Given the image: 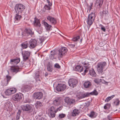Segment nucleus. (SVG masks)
I'll list each match as a JSON object with an SVG mask.
<instances>
[{
	"mask_svg": "<svg viewBox=\"0 0 120 120\" xmlns=\"http://www.w3.org/2000/svg\"><path fill=\"white\" fill-rule=\"evenodd\" d=\"M62 106H60L56 110L53 106H52L48 109V114L49 117L53 118L55 116V113L57 111H60L62 108Z\"/></svg>",
	"mask_w": 120,
	"mask_h": 120,
	"instance_id": "f257e3e1",
	"label": "nucleus"
},
{
	"mask_svg": "<svg viewBox=\"0 0 120 120\" xmlns=\"http://www.w3.org/2000/svg\"><path fill=\"white\" fill-rule=\"evenodd\" d=\"M107 64L105 62L98 63L97 65L96 68L98 72L100 74H102L103 70L105 68Z\"/></svg>",
	"mask_w": 120,
	"mask_h": 120,
	"instance_id": "f03ea898",
	"label": "nucleus"
},
{
	"mask_svg": "<svg viewBox=\"0 0 120 120\" xmlns=\"http://www.w3.org/2000/svg\"><path fill=\"white\" fill-rule=\"evenodd\" d=\"M95 13L92 12L88 15L86 19V22L87 24L90 26L93 23L95 18Z\"/></svg>",
	"mask_w": 120,
	"mask_h": 120,
	"instance_id": "7ed1b4c3",
	"label": "nucleus"
},
{
	"mask_svg": "<svg viewBox=\"0 0 120 120\" xmlns=\"http://www.w3.org/2000/svg\"><path fill=\"white\" fill-rule=\"evenodd\" d=\"M25 6L21 4H16L15 7V11L17 14L22 13L25 9Z\"/></svg>",
	"mask_w": 120,
	"mask_h": 120,
	"instance_id": "20e7f679",
	"label": "nucleus"
},
{
	"mask_svg": "<svg viewBox=\"0 0 120 120\" xmlns=\"http://www.w3.org/2000/svg\"><path fill=\"white\" fill-rule=\"evenodd\" d=\"M48 51V50H46L43 52H57L58 51L59 52H67L68 50L65 47H62L59 49L58 48H56L50 51Z\"/></svg>",
	"mask_w": 120,
	"mask_h": 120,
	"instance_id": "39448f33",
	"label": "nucleus"
},
{
	"mask_svg": "<svg viewBox=\"0 0 120 120\" xmlns=\"http://www.w3.org/2000/svg\"><path fill=\"white\" fill-rule=\"evenodd\" d=\"M34 25L38 27L37 31L39 34L41 33L42 31L43 28L41 26V24L39 20L36 18H34Z\"/></svg>",
	"mask_w": 120,
	"mask_h": 120,
	"instance_id": "423d86ee",
	"label": "nucleus"
},
{
	"mask_svg": "<svg viewBox=\"0 0 120 120\" xmlns=\"http://www.w3.org/2000/svg\"><path fill=\"white\" fill-rule=\"evenodd\" d=\"M17 89L15 88H12L8 89L5 92V94L7 95H10L15 93Z\"/></svg>",
	"mask_w": 120,
	"mask_h": 120,
	"instance_id": "0eeeda50",
	"label": "nucleus"
},
{
	"mask_svg": "<svg viewBox=\"0 0 120 120\" xmlns=\"http://www.w3.org/2000/svg\"><path fill=\"white\" fill-rule=\"evenodd\" d=\"M78 83L77 80L73 79H70L68 82L69 85L71 87L73 88Z\"/></svg>",
	"mask_w": 120,
	"mask_h": 120,
	"instance_id": "6e6552de",
	"label": "nucleus"
},
{
	"mask_svg": "<svg viewBox=\"0 0 120 120\" xmlns=\"http://www.w3.org/2000/svg\"><path fill=\"white\" fill-rule=\"evenodd\" d=\"M22 97H23V94L21 93H18L13 95L12 98L14 101H19L22 99Z\"/></svg>",
	"mask_w": 120,
	"mask_h": 120,
	"instance_id": "1a4fd4ad",
	"label": "nucleus"
},
{
	"mask_svg": "<svg viewBox=\"0 0 120 120\" xmlns=\"http://www.w3.org/2000/svg\"><path fill=\"white\" fill-rule=\"evenodd\" d=\"M29 47L30 48L32 49L35 47L38 44L37 41L36 40L34 39H31L29 42Z\"/></svg>",
	"mask_w": 120,
	"mask_h": 120,
	"instance_id": "9d476101",
	"label": "nucleus"
},
{
	"mask_svg": "<svg viewBox=\"0 0 120 120\" xmlns=\"http://www.w3.org/2000/svg\"><path fill=\"white\" fill-rule=\"evenodd\" d=\"M47 21L51 24L55 25L56 23V19L55 18L52 17L51 16L48 15L46 17Z\"/></svg>",
	"mask_w": 120,
	"mask_h": 120,
	"instance_id": "9b49d317",
	"label": "nucleus"
},
{
	"mask_svg": "<svg viewBox=\"0 0 120 120\" xmlns=\"http://www.w3.org/2000/svg\"><path fill=\"white\" fill-rule=\"evenodd\" d=\"M66 88L65 85L63 84H58L56 86V89L58 91H62L64 90Z\"/></svg>",
	"mask_w": 120,
	"mask_h": 120,
	"instance_id": "f8f14e48",
	"label": "nucleus"
},
{
	"mask_svg": "<svg viewBox=\"0 0 120 120\" xmlns=\"http://www.w3.org/2000/svg\"><path fill=\"white\" fill-rule=\"evenodd\" d=\"M89 62H85L82 63V64L84 66L83 68L85 74L88 71L89 69H90V66H89Z\"/></svg>",
	"mask_w": 120,
	"mask_h": 120,
	"instance_id": "ddd939ff",
	"label": "nucleus"
},
{
	"mask_svg": "<svg viewBox=\"0 0 120 120\" xmlns=\"http://www.w3.org/2000/svg\"><path fill=\"white\" fill-rule=\"evenodd\" d=\"M34 33L31 29H26L22 34L23 36H28L29 35L31 36Z\"/></svg>",
	"mask_w": 120,
	"mask_h": 120,
	"instance_id": "4468645a",
	"label": "nucleus"
},
{
	"mask_svg": "<svg viewBox=\"0 0 120 120\" xmlns=\"http://www.w3.org/2000/svg\"><path fill=\"white\" fill-rule=\"evenodd\" d=\"M12 104L10 101H8L5 102L4 104V107L8 110L11 111L12 110Z\"/></svg>",
	"mask_w": 120,
	"mask_h": 120,
	"instance_id": "2eb2a0df",
	"label": "nucleus"
},
{
	"mask_svg": "<svg viewBox=\"0 0 120 120\" xmlns=\"http://www.w3.org/2000/svg\"><path fill=\"white\" fill-rule=\"evenodd\" d=\"M43 96L42 93L41 92L34 93L33 95L34 98L38 100L42 99L43 97Z\"/></svg>",
	"mask_w": 120,
	"mask_h": 120,
	"instance_id": "dca6fc26",
	"label": "nucleus"
},
{
	"mask_svg": "<svg viewBox=\"0 0 120 120\" xmlns=\"http://www.w3.org/2000/svg\"><path fill=\"white\" fill-rule=\"evenodd\" d=\"M22 109L23 111L31 112L33 110L32 107L30 105L28 104L24 105L22 106Z\"/></svg>",
	"mask_w": 120,
	"mask_h": 120,
	"instance_id": "f3484780",
	"label": "nucleus"
},
{
	"mask_svg": "<svg viewBox=\"0 0 120 120\" xmlns=\"http://www.w3.org/2000/svg\"><path fill=\"white\" fill-rule=\"evenodd\" d=\"M64 101L68 105L73 104L75 100L73 99H70L68 97L64 99Z\"/></svg>",
	"mask_w": 120,
	"mask_h": 120,
	"instance_id": "a211bd4d",
	"label": "nucleus"
},
{
	"mask_svg": "<svg viewBox=\"0 0 120 120\" xmlns=\"http://www.w3.org/2000/svg\"><path fill=\"white\" fill-rule=\"evenodd\" d=\"M42 22L47 30H49L51 29L52 27L51 25L48 24L44 20Z\"/></svg>",
	"mask_w": 120,
	"mask_h": 120,
	"instance_id": "6ab92c4d",
	"label": "nucleus"
},
{
	"mask_svg": "<svg viewBox=\"0 0 120 120\" xmlns=\"http://www.w3.org/2000/svg\"><path fill=\"white\" fill-rule=\"evenodd\" d=\"M23 57V60L24 61H25L28 60L30 55V53H22Z\"/></svg>",
	"mask_w": 120,
	"mask_h": 120,
	"instance_id": "aec40b11",
	"label": "nucleus"
},
{
	"mask_svg": "<svg viewBox=\"0 0 120 120\" xmlns=\"http://www.w3.org/2000/svg\"><path fill=\"white\" fill-rule=\"evenodd\" d=\"M74 70L75 71L81 72L84 69L82 66L79 65H78L75 67Z\"/></svg>",
	"mask_w": 120,
	"mask_h": 120,
	"instance_id": "412c9836",
	"label": "nucleus"
},
{
	"mask_svg": "<svg viewBox=\"0 0 120 120\" xmlns=\"http://www.w3.org/2000/svg\"><path fill=\"white\" fill-rule=\"evenodd\" d=\"M20 60L19 58L11 59L10 60V63L17 64L19 62Z\"/></svg>",
	"mask_w": 120,
	"mask_h": 120,
	"instance_id": "4be33fe9",
	"label": "nucleus"
},
{
	"mask_svg": "<svg viewBox=\"0 0 120 120\" xmlns=\"http://www.w3.org/2000/svg\"><path fill=\"white\" fill-rule=\"evenodd\" d=\"M53 103L55 106H57L60 105V100L59 98H56L53 101Z\"/></svg>",
	"mask_w": 120,
	"mask_h": 120,
	"instance_id": "5701e85b",
	"label": "nucleus"
},
{
	"mask_svg": "<svg viewBox=\"0 0 120 120\" xmlns=\"http://www.w3.org/2000/svg\"><path fill=\"white\" fill-rule=\"evenodd\" d=\"M89 70V74L91 76L94 77L96 76V74L93 69L91 68L90 69H90Z\"/></svg>",
	"mask_w": 120,
	"mask_h": 120,
	"instance_id": "b1692460",
	"label": "nucleus"
},
{
	"mask_svg": "<svg viewBox=\"0 0 120 120\" xmlns=\"http://www.w3.org/2000/svg\"><path fill=\"white\" fill-rule=\"evenodd\" d=\"M80 112L79 111L76 109H74L72 113V116H75L78 115Z\"/></svg>",
	"mask_w": 120,
	"mask_h": 120,
	"instance_id": "393cba45",
	"label": "nucleus"
},
{
	"mask_svg": "<svg viewBox=\"0 0 120 120\" xmlns=\"http://www.w3.org/2000/svg\"><path fill=\"white\" fill-rule=\"evenodd\" d=\"M91 85V82L89 81L85 82L84 83V86L86 88L89 87Z\"/></svg>",
	"mask_w": 120,
	"mask_h": 120,
	"instance_id": "a878e982",
	"label": "nucleus"
},
{
	"mask_svg": "<svg viewBox=\"0 0 120 120\" xmlns=\"http://www.w3.org/2000/svg\"><path fill=\"white\" fill-rule=\"evenodd\" d=\"M35 107L37 109H40L42 106V103L40 101H37V102L35 103Z\"/></svg>",
	"mask_w": 120,
	"mask_h": 120,
	"instance_id": "bb28decb",
	"label": "nucleus"
},
{
	"mask_svg": "<svg viewBox=\"0 0 120 120\" xmlns=\"http://www.w3.org/2000/svg\"><path fill=\"white\" fill-rule=\"evenodd\" d=\"M28 87L27 85H22L21 88V90L22 92H24L26 91V89Z\"/></svg>",
	"mask_w": 120,
	"mask_h": 120,
	"instance_id": "cd10ccee",
	"label": "nucleus"
},
{
	"mask_svg": "<svg viewBox=\"0 0 120 120\" xmlns=\"http://www.w3.org/2000/svg\"><path fill=\"white\" fill-rule=\"evenodd\" d=\"M90 117H95L96 116H97V114L96 113H95V112L92 111L91 112L90 114L88 115Z\"/></svg>",
	"mask_w": 120,
	"mask_h": 120,
	"instance_id": "c85d7f7f",
	"label": "nucleus"
},
{
	"mask_svg": "<svg viewBox=\"0 0 120 120\" xmlns=\"http://www.w3.org/2000/svg\"><path fill=\"white\" fill-rule=\"evenodd\" d=\"M11 70L12 72L16 73L19 71V69L16 67H12L11 68Z\"/></svg>",
	"mask_w": 120,
	"mask_h": 120,
	"instance_id": "c756f323",
	"label": "nucleus"
},
{
	"mask_svg": "<svg viewBox=\"0 0 120 120\" xmlns=\"http://www.w3.org/2000/svg\"><path fill=\"white\" fill-rule=\"evenodd\" d=\"M28 43L27 41H26L23 43L21 44L22 47L23 49H26L27 47Z\"/></svg>",
	"mask_w": 120,
	"mask_h": 120,
	"instance_id": "7c9ffc66",
	"label": "nucleus"
},
{
	"mask_svg": "<svg viewBox=\"0 0 120 120\" xmlns=\"http://www.w3.org/2000/svg\"><path fill=\"white\" fill-rule=\"evenodd\" d=\"M114 96V95H113L110 96H109L107 97L105 100V102H108L110 100L112 99Z\"/></svg>",
	"mask_w": 120,
	"mask_h": 120,
	"instance_id": "2f4dec72",
	"label": "nucleus"
},
{
	"mask_svg": "<svg viewBox=\"0 0 120 120\" xmlns=\"http://www.w3.org/2000/svg\"><path fill=\"white\" fill-rule=\"evenodd\" d=\"M120 102V101L118 99H115L114 100L113 102L114 104L116 106H117L119 105Z\"/></svg>",
	"mask_w": 120,
	"mask_h": 120,
	"instance_id": "473e14b6",
	"label": "nucleus"
},
{
	"mask_svg": "<svg viewBox=\"0 0 120 120\" xmlns=\"http://www.w3.org/2000/svg\"><path fill=\"white\" fill-rule=\"evenodd\" d=\"M103 1V0H97V3L100 7L102 4Z\"/></svg>",
	"mask_w": 120,
	"mask_h": 120,
	"instance_id": "72a5a7b5",
	"label": "nucleus"
},
{
	"mask_svg": "<svg viewBox=\"0 0 120 120\" xmlns=\"http://www.w3.org/2000/svg\"><path fill=\"white\" fill-rule=\"evenodd\" d=\"M90 94L93 95H97L98 94V92L96 90H95L90 93Z\"/></svg>",
	"mask_w": 120,
	"mask_h": 120,
	"instance_id": "f704fd0d",
	"label": "nucleus"
},
{
	"mask_svg": "<svg viewBox=\"0 0 120 120\" xmlns=\"http://www.w3.org/2000/svg\"><path fill=\"white\" fill-rule=\"evenodd\" d=\"M110 105L109 104H106L104 106V108L106 109H109L110 108Z\"/></svg>",
	"mask_w": 120,
	"mask_h": 120,
	"instance_id": "c9c22d12",
	"label": "nucleus"
},
{
	"mask_svg": "<svg viewBox=\"0 0 120 120\" xmlns=\"http://www.w3.org/2000/svg\"><path fill=\"white\" fill-rule=\"evenodd\" d=\"M79 38L80 37L79 36H78L76 37L73 38L72 39V40L73 41H76L78 40V39H79Z\"/></svg>",
	"mask_w": 120,
	"mask_h": 120,
	"instance_id": "e433bc0d",
	"label": "nucleus"
},
{
	"mask_svg": "<svg viewBox=\"0 0 120 120\" xmlns=\"http://www.w3.org/2000/svg\"><path fill=\"white\" fill-rule=\"evenodd\" d=\"M99 26L101 28V29L104 32H105L106 29L105 27L102 25L100 24L99 25Z\"/></svg>",
	"mask_w": 120,
	"mask_h": 120,
	"instance_id": "4c0bfd02",
	"label": "nucleus"
},
{
	"mask_svg": "<svg viewBox=\"0 0 120 120\" xmlns=\"http://www.w3.org/2000/svg\"><path fill=\"white\" fill-rule=\"evenodd\" d=\"M21 17V16L20 15L18 14H16L15 17V19L18 20H19Z\"/></svg>",
	"mask_w": 120,
	"mask_h": 120,
	"instance_id": "58836bf2",
	"label": "nucleus"
},
{
	"mask_svg": "<svg viewBox=\"0 0 120 120\" xmlns=\"http://www.w3.org/2000/svg\"><path fill=\"white\" fill-rule=\"evenodd\" d=\"M59 118H62L65 117V115L63 113L60 114L59 115Z\"/></svg>",
	"mask_w": 120,
	"mask_h": 120,
	"instance_id": "ea45409f",
	"label": "nucleus"
},
{
	"mask_svg": "<svg viewBox=\"0 0 120 120\" xmlns=\"http://www.w3.org/2000/svg\"><path fill=\"white\" fill-rule=\"evenodd\" d=\"M54 67L55 68L58 69L60 68V66L57 63H56L55 64Z\"/></svg>",
	"mask_w": 120,
	"mask_h": 120,
	"instance_id": "a19ab883",
	"label": "nucleus"
},
{
	"mask_svg": "<svg viewBox=\"0 0 120 120\" xmlns=\"http://www.w3.org/2000/svg\"><path fill=\"white\" fill-rule=\"evenodd\" d=\"M40 43H42L44 41V39L43 37H41L39 39Z\"/></svg>",
	"mask_w": 120,
	"mask_h": 120,
	"instance_id": "79ce46f5",
	"label": "nucleus"
},
{
	"mask_svg": "<svg viewBox=\"0 0 120 120\" xmlns=\"http://www.w3.org/2000/svg\"><path fill=\"white\" fill-rule=\"evenodd\" d=\"M103 12L104 13V15L105 16L107 15H108V11L107 10L103 11Z\"/></svg>",
	"mask_w": 120,
	"mask_h": 120,
	"instance_id": "37998d69",
	"label": "nucleus"
},
{
	"mask_svg": "<svg viewBox=\"0 0 120 120\" xmlns=\"http://www.w3.org/2000/svg\"><path fill=\"white\" fill-rule=\"evenodd\" d=\"M90 94V93H89L88 92L84 94H83V98H85L87 97H88L89 96V95Z\"/></svg>",
	"mask_w": 120,
	"mask_h": 120,
	"instance_id": "c03bdc74",
	"label": "nucleus"
},
{
	"mask_svg": "<svg viewBox=\"0 0 120 120\" xmlns=\"http://www.w3.org/2000/svg\"><path fill=\"white\" fill-rule=\"evenodd\" d=\"M55 54H52L49 56L50 59H51L52 60L54 58V56Z\"/></svg>",
	"mask_w": 120,
	"mask_h": 120,
	"instance_id": "a18cd8bd",
	"label": "nucleus"
},
{
	"mask_svg": "<svg viewBox=\"0 0 120 120\" xmlns=\"http://www.w3.org/2000/svg\"><path fill=\"white\" fill-rule=\"evenodd\" d=\"M44 8L46 10H49L50 9V7L47 5H46L45 6Z\"/></svg>",
	"mask_w": 120,
	"mask_h": 120,
	"instance_id": "49530a36",
	"label": "nucleus"
},
{
	"mask_svg": "<svg viewBox=\"0 0 120 120\" xmlns=\"http://www.w3.org/2000/svg\"><path fill=\"white\" fill-rule=\"evenodd\" d=\"M47 70L50 71H51L52 70V69L51 68L50 66L48 65L47 68Z\"/></svg>",
	"mask_w": 120,
	"mask_h": 120,
	"instance_id": "de8ad7c7",
	"label": "nucleus"
},
{
	"mask_svg": "<svg viewBox=\"0 0 120 120\" xmlns=\"http://www.w3.org/2000/svg\"><path fill=\"white\" fill-rule=\"evenodd\" d=\"M6 77L7 82H8V81H9L11 79V77L10 76H9L8 75H7L6 76Z\"/></svg>",
	"mask_w": 120,
	"mask_h": 120,
	"instance_id": "09e8293b",
	"label": "nucleus"
},
{
	"mask_svg": "<svg viewBox=\"0 0 120 120\" xmlns=\"http://www.w3.org/2000/svg\"><path fill=\"white\" fill-rule=\"evenodd\" d=\"M104 13L103 11L101 12H100V15L101 16V18H103L104 16Z\"/></svg>",
	"mask_w": 120,
	"mask_h": 120,
	"instance_id": "8fccbe9b",
	"label": "nucleus"
},
{
	"mask_svg": "<svg viewBox=\"0 0 120 120\" xmlns=\"http://www.w3.org/2000/svg\"><path fill=\"white\" fill-rule=\"evenodd\" d=\"M75 45L74 44H70L69 45V46L71 48H73L75 46Z\"/></svg>",
	"mask_w": 120,
	"mask_h": 120,
	"instance_id": "3c124183",
	"label": "nucleus"
},
{
	"mask_svg": "<svg viewBox=\"0 0 120 120\" xmlns=\"http://www.w3.org/2000/svg\"><path fill=\"white\" fill-rule=\"evenodd\" d=\"M46 0V1L47 2V3H48V5L49 6H51L52 5V4L51 3H50L49 0Z\"/></svg>",
	"mask_w": 120,
	"mask_h": 120,
	"instance_id": "603ef678",
	"label": "nucleus"
},
{
	"mask_svg": "<svg viewBox=\"0 0 120 120\" xmlns=\"http://www.w3.org/2000/svg\"><path fill=\"white\" fill-rule=\"evenodd\" d=\"M21 111L20 110H19L17 112V115H20V114L21 113Z\"/></svg>",
	"mask_w": 120,
	"mask_h": 120,
	"instance_id": "864d4df0",
	"label": "nucleus"
},
{
	"mask_svg": "<svg viewBox=\"0 0 120 120\" xmlns=\"http://www.w3.org/2000/svg\"><path fill=\"white\" fill-rule=\"evenodd\" d=\"M65 53H59V55H60V57H61L62 56L65 55Z\"/></svg>",
	"mask_w": 120,
	"mask_h": 120,
	"instance_id": "5fc2aeb1",
	"label": "nucleus"
},
{
	"mask_svg": "<svg viewBox=\"0 0 120 120\" xmlns=\"http://www.w3.org/2000/svg\"><path fill=\"white\" fill-rule=\"evenodd\" d=\"M20 115H17V116L16 117V119L17 120H18L19 118Z\"/></svg>",
	"mask_w": 120,
	"mask_h": 120,
	"instance_id": "6e6d98bb",
	"label": "nucleus"
},
{
	"mask_svg": "<svg viewBox=\"0 0 120 120\" xmlns=\"http://www.w3.org/2000/svg\"><path fill=\"white\" fill-rule=\"evenodd\" d=\"M90 9H91V8L93 4L92 3H90Z\"/></svg>",
	"mask_w": 120,
	"mask_h": 120,
	"instance_id": "4d7b16f0",
	"label": "nucleus"
},
{
	"mask_svg": "<svg viewBox=\"0 0 120 120\" xmlns=\"http://www.w3.org/2000/svg\"><path fill=\"white\" fill-rule=\"evenodd\" d=\"M102 44V45H101V46H102L103 45V43L102 42H100L99 44V45H101Z\"/></svg>",
	"mask_w": 120,
	"mask_h": 120,
	"instance_id": "13d9d810",
	"label": "nucleus"
},
{
	"mask_svg": "<svg viewBox=\"0 0 120 120\" xmlns=\"http://www.w3.org/2000/svg\"><path fill=\"white\" fill-rule=\"evenodd\" d=\"M95 82L96 83H97V80H94Z\"/></svg>",
	"mask_w": 120,
	"mask_h": 120,
	"instance_id": "bf43d9fd",
	"label": "nucleus"
},
{
	"mask_svg": "<svg viewBox=\"0 0 120 120\" xmlns=\"http://www.w3.org/2000/svg\"><path fill=\"white\" fill-rule=\"evenodd\" d=\"M90 26H87V27L88 28V29H89V28L90 27Z\"/></svg>",
	"mask_w": 120,
	"mask_h": 120,
	"instance_id": "052dcab7",
	"label": "nucleus"
},
{
	"mask_svg": "<svg viewBox=\"0 0 120 120\" xmlns=\"http://www.w3.org/2000/svg\"><path fill=\"white\" fill-rule=\"evenodd\" d=\"M108 119H109V120H111V119H110V118H108Z\"/></svg>",
	"mask_w": 120,
	"mask_h": 120,
	"instance_id": "680f3d73",
	"label": "nucleus"
},
{
	"mask_svg": "<svg viewBox=\"0 0 120 120\" xmlns=\"http://www.w3.org/2000/svg\"><path fill=\"white\" fill-rule=\"evenodd\" d=\"M105 45H105L104 46H105Z\"/></svg>",
	"mask_w": 120,
	"mask_h": 120,
	"instance_id": "e2e57ef3",
	"label": "nucleus"
}]
</instances>
